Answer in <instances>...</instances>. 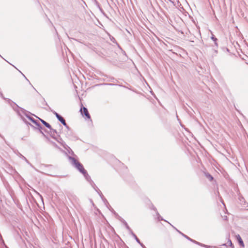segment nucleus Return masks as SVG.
<instances>
[{
    "mask_svg": "<svg viewBox=\"0 0 248 248\" xmlns=\"http://www.w3.org/2000/svg\"><path fill=\"white\" fill-rule=\"evenodd\" d=\"M23 76H24V77H25L26 78V79H27V78L25 77V76H24L23 74H22Z\"/></svg>",
    "mask_w": 248,
    "mask_h": 248,
    "instance_id": "28",
    "label": "nucleus"
},
{
    "mask_svg": "<svg viewBox=\"0 0 248 248\" xmlns=\"http://www.w3.org/2000/svg\"><path fill=\"white\" fill-rule=\"evenodd\" d=\"M38 125H36L37 126V129H39L42 134H43V133L41 131V129H43L42 125L40 124L39 122L38 123Z\"/></svg>",
    "mask_w": 248,
    "mask_h": 248,
    "instance_id": "16",
    "label": "nucleus"
},
{
    "mask_svg": "<svg viewBox=\"0 0 248 248\" xmlns=\"http://www.w3.org/2000/svg\"><path fill=\"white\" fill-rule=\"evenodd\" d=\"M205 175L210 181L213 180V177L208 172H204Z\"/></svg>",
    "mask_w": 248,
    "mask_h": 248,
    "instance_id": "10",
    "label": "nucleus"
},
{
    "mask_svg": "<svg viewBox=\"0 0 248 248\" xmlns=\"http://www.w3.org/2000/svg\"><path fill=\"white\" fill-rule=\"evenodd\" d=\"M140 245L142 247V248H146V247L142 243L140 244Z\"/></svg>",
    "mask_w": 248,
    "mask_h": 248,
    "instance_id": "23",
    "label": "nucleus"
},
{
    "mask_svg": "<svg viewBox=\"0 0 248 248\" xmlns=\"http://www.w3.org/2000/svg\"><path fill=\"white\" fill-rule=\"evenodd\" d=\"M169 224H170V225H171V226L173 228H174V229H175L177 232H180V231H178V230L176 228H175L173 225H172L171 224V223H169Z\"/></svg>",
    "mask_w": 248,
    "mask_h": 248,
    "instance_id": "21",
    "label": "nucleus"
},
{
    "mask_svg": "<svg viewBox=\"0 0 248 248\" xmlns=\"http://www.w3.org/2000/svg\"><path fill=\"white\" fill-rule=\"evenodd\" d=\"M239 200L240 203L242 204H243V202L244 203H245V202H246L244 198L243 197H242V196H239Z\"/></svg>",
    "mask_w": 248,
    "mask_h": 248,
    "instance_id": "13",
    "label": "nucleus"
},
{
    "mask_svg": "<svg viewBox=\"0 0 248 248\" xmlns=\"http://www.w3.org/2000/svg\"><path fill=\"white\" fill-rule=\"evenodd\" d=\"M25 115L30 121H31L35 125H38V123H39V122H38L37 120H35L33 118H32L31 116H29L27 113V112L25 113Z\"/></svg>",
    "mask_w": 248,
    "mask_h": 248,
    "instance_id": "6",
    "label": "nucleus"
},
{
    "mask_svg": "<svg viewBox=\"0 0 248 248\" xmlns=\"http://www.w3.org/2000/svg\"><path fill=\"white\" fill-rule=\"evenodd\" d=\"M23 157H24V158L25 159L26 161L27 162H28V163H29V162H28V160H27V159H26L24 156H23Z\"/></svg>",
    "mask_w": 248,
    "mask_h": 248,
    "instance_id": "25",
    "label": "nucleus"
},
{
    "mask_svg": "<svg viewBox=\"0 0 248 248\" xmlns=\"http://www.w3.org/2000/svg\"><path fill=\"white\" fill-rule=\"evenodd\" d=\"M50 130L51 131V132H52L53 134H54V133L57 134V131H56V130H55V129H52V128H51V129H50Z\"/></svg>",
    "mask_w": 248,
    "mask_h": 248,
    "instance_id": "20",
    "label": "nucleus"
},
{
    "mask_svg": "<svg viewBox=\"0 0 248 248\" xmlns=\"http://www.w3.org/2000/svg\"><path fill=\"white\" fill-rule=\"evenodd\" d=\"M113 40H115V39L113 37L112 39H111V40L113 42H114Z\"/></svg>",
    "mask_w": 248,
    "mask_h": 248,
    "instance_id": "27",
    "label": "nucleus"
},
{
    "mask_svg": "<svg viewBox=\"0 0 248 248\" xmlns=\"http://www.w3.org/2000/svg\"><path fill=\"white\" fill-rule=\"evenodd\" d=\"M1 97H2L4 99H5V100H8V99H6V98H4V97H3V94H2V93L1 94Z\"/></svg>",
    "mask_w": 248,
    "mask_h": 248,
    "instance_id": "24",
    "label": "nucleus"
},
{
    "mask_svg": "<svg viewBox=\"0 0 248 248\" xmlns=\"http://www.w3.org/2000/svg\"><path fill=\"white\" fill-rule=\"evenodd\" d=\"M194 243L196 244L199 245L200 246H203V247H205L206 248H209L210 247V246H206V245H203V244H201V243H199V242H197V241H196L195 240V242H194Z\"/></svg>",
    "mask_w": 248,
    "mask_h": 248,
    "instance_id": "15",
    "label": "nucleus"
},
{
    "mask_svg": "<svg viewBox=\"0 0 248 248\" xmlns=\"http://www.w3.org/2000/svg\"><path fill=\"white\" fill-rule=\"evenodd\" d=\"M40 121L42 122V123L47 128H49V129H51V125L48 124V123L46 122L45 121L43 120V119H41L40 118H39Z\"/></svg>",
    "mask_w": 248,
    "mask_h": 248,
    "instance_id": "7",
    "label": "nucleus"
},
{
    "mask_svg": "<svg viewBox=\"0 0 248 248\" xmlns=\"http://www.w3.org/2000/svg\"><path fill=\"white\" fill-rule=\"evenodd\" d=\"M135 238V240L140 244H141L142 243L140 242V239L137 237V236L136 235V234L133 232L132 230H131V232H129Z\"/></svg>",
    "mask_w": 248,
    "mask_h": 248,
    "instance_id": "8",
    "label": "nucleus"
},
{
    "mask_svg": "<svg viewBox=\"0 0 248 248\" xmlns=\"http://www.w3.org/2000/svg\"><path fill=\"white\" fill-rule=\"evenodd\" d=\"M119 220L124 224L129 232H131V229L129 227L127 222L123 218L120 217Z\"/></svg>",
    "mask_w": 248,
    "mask_h": 248,
    "instance_id": "5",
    "label": "nucleus"
},
{
    "mask_svg": "<svg viewBox=\"0 0 248 248\" xmlns=\"http://www.w3.org/2000/svg\"><path fill=\"white\" fill-rule=\"evenodd\" d=\"M83 174L84 176L85 179L87 180V181L91 182L93 183V182L91 180V177L89 175L87 171L85 172V173H83Z\"/></svg>",
    "mask_w": 248,
    "mask_h": 248,
    "instance_id": "9",
    "label": "nucleus"
},
{
    "mask_svg": "<svg viewBox=\"0 0 248 248\" xmlns=\"http://www.w3.org/2000/svg\"><path fill=\"white\" fill-rule=\"evenodd\" d=\"M194 243L196 244L199 245L200 246H203V247H205L206 248H209L210 247V246H206V245H203V244H201V243H199V242H197V241H196L195 240V242H194Z\"/></svg>",
    "mask_w": 248,
    "mask_h": 248,
    "instance_id": "14",
    "label": "nucleus"
},
{
    "mask_svg": "<svg viewBox=\"0 0 248 248\" xmlns=\"http://www.w3.org/2000/svg\"><path fill=\"white\" fill-rule=\"evenodd\" d=\"M45 104H46V105L47 106V108H45V109L47 110H50V111H51L56 116V117H57L58 120L60 122H61V123L67 129L68 132H67V135L70 138V136L71 133H72V131L70 130V127L66 124L64 118L62 116H61L60 115H59L58 113H57L56 111L52 110L51 108L48 106V105H47L46 102Z\"/></svg>",
    "mask_w": 248,
    "mask_h": 248,
    "instance_id": "1",
    "label": "nucleus"
},
{
    "mask_svg": "<svg viewBox=\"0 0 248 248\" xmlns=\"http://www.w3.org/2000/svg\"><path fill=\"white\" fill-rule=\"evenodd\" d=\"M238 237L239 238H238V242L239 243V244L244 247V243H243V241L242 240V239H241V238L240 237V235H238Z\"/></svg>",
    "mask_w": 248,
    "mask_h": 248,
    "instance_id": "12",
    "label": "nucleus"
},
{
    "mask_svg": "<svg viewBox=\"0 0 248 248\" xmlns=\"http://www.w3.org/2000/svg\"><path fill=\"white\" fill-rule=\"evenodd\" d=\"M215 53H217V50H215Z\"/></svg>",
    "mask_w": 248,
    "mask_h": 248,
    "instance_id": "31",
    "label": "nucleus"
},
{
    "mask_svg": "<svg viewBox=\"0 0 248 248\" xmlns=\"http://www.w3.org/2000/svg\"><path fill=\"white\" fill-rule=\"evenodd\" d=\"M212 39L215 42V44L217 45V38H216L214 35H213L211 37Z\"/></svg>",
    "mask_w": 248,
    "mask_h": 248,
    "instance_id": "17",
    "label": "nucleus"
},
{
    "mask_svg": "<svg viewBox=\"0 0 248 248\" xmlns=\"http://www.w3.org/2000/svg\"><path fill=\"white\" fill-rule=\"evenodd\" d=\"M179 233L180 234H181L184 237H185L186 238L188 239V240H189V241H191L192 242H195V240H194L192 239L191 238H190V237H189L187 235H185V234L181 232H179Z\"/></svg>",
    "mask_w": 248,
    "mask_h": 248,
    "instance_id": "11",
    "label": "nucleus"
},
{
    "mask_svg": "<svg viewBox=\"0 0 248 248\" xmlns=\"http://www.w3.org/2000/svg\"><path fill=\"white\" fill-rule=\"evenodd\" d=\"M99 194L101 197L103 196L102 193L101 192H100V193H99Z\"/></svg>",
    "mask_w": 248,
    "mask_h": 248,
    "instance_id": "26",
    "label": "nucleus"
},
{
    "mask_svg": "<svg viewBox=\"0 0 248 248\" xmlns=\"http://www.w3.org/2000/svg\"><path fill=\"white\" fill-rule=\"evenodd\" d=\"M81 113L83 115V114L88 119H90L91 117L90 115V114L88 112V110L87 108L84 107H82L81 108L80 110Z\"/></svg>",
    "mask_w": 248,
    "mask_h": 248,
    "instance_id": "4",
    "label": "nucleus"
},
{
    "mask_svg": "<svg viewBox=\"0 0 248 248\" xmlns=\"http://www.w3.org/2000/svg\"><path fill=\"white\" fill-rule=\"evenodd\" d=\"M228 243L229 244V245L231 247V248H234V246L232 245V243L231 240H229L228 241Z\"/></svg>",
    "mask_w": 248,
    "mask_h": 248,
    "instance_id": "19",
    "label": "nucleus"
},
{
    "mask_svg": "<svg viewBox=\"0 0 248 248\" xmlns=\"http://www.w3.org/2000/svg\"><path fill=\"white\" fill-rule=\"evenodd\" d=\"M157 215L158 216V219L159 220H164L163 218L160 216L158 213H157ZM164 221H167L165 220H164Z\"/></svg>",
    "mask_w": 248,
    "mask_h": 248,
    "instance_id": "18",
    "label": "nucleus"
},
{
    "mask_svg": "<svg viewBox=\"0 0 248 248\" xmlns=\"http://www.w3.org/2000/svg\"><path fill=\"white\" fill-rule=\"evenodd\" d=\"M72 164L82 174L85 173L86 170L84 169L81 163L77 161L74 157H70Z\"/></svg>",
    "mask_w": 248,
    "mask_h": 248,
    "instance_id": "2",
    "label": "nucleus"
},
{
    "mask_svg": "<svg viewBox=\"0 0 248 248\" xmlns=\"http://www.w3.org/2000/svg\"><path fill=\"white\" fill-rule=\"evenodd\" d=\"M8 102L10 104L11 106L13 108L14 110L15 111H16L18 114V115H20L19 110H21L22 112H23L24 113V114H25V113H26L27 111L26 110H25L23 108L19 107L17 104H16V103L12 101L10 99H8Z\"/></svg>",
    "mask_w": 248,
    "mask_h": 248,
    "instance_id": "3",
    "label": "nucleus"
},
{
    "mask_svg": "<svg viewBox=\"0 0 248 248\" xmlns=\"http://www.w3.org/2000/svg\"><path fill=\"white\" fill-rule=\"evenodd\" d=\"M105 202H107V200H106V199H105Z\"/></svg>",
    "mask_w": 248,
    "mask_h": 248,
    "instance_id": "30",
    "label": "nucleus"
},
{
    "mask_svg": "<svg viewBox=\"0 0 248 248\" xmlns=\"http://www.w3.org/2000/svg\"><path fill=\"white\" fill-rule=\"evenodd\" d=\"M154 210H156V209L155 207V208H154Z\"/></svg>",
    "mask_w": 248,
    "mask_h": 248,
    "instance_id": "29",
    "label": "nucleus"
},
{
    "mask_svg": "<svg viewBox=\"0 0 248 248\" xmlns=\"http://www.w3.org/2000/svg\"><path fill=\"white\" fill-rule=\"evenodd\" d=\"M169 224H170V225H171V226L173 228H174V229H175L177 232H180V231H178V230L176 228H175L173 225H172L171 224V223H169Z\"/></svg>",
    "mask_w": 248,
    "mask_h": 248,
    "instance_id": "22",
    "label": "nucleus"
}]
</instances>
